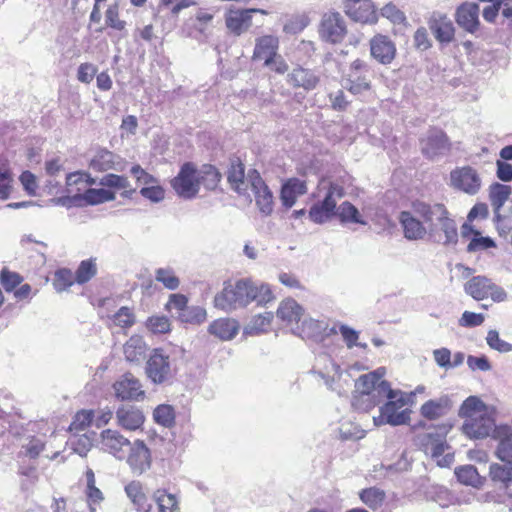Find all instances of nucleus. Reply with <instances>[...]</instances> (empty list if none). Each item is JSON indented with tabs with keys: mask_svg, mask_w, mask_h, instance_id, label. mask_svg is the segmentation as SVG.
Here are the masks:
<instances>
[{
	"mask_svg": "<svg viewBox=\"0 0 512 512\" xmlns=\"http://www.w3.org/2000/svg\"><path fill=\"white\" fill-rule=\"evenodd\" d=\"M319 33L321 37L331 43H339L346 34V26L339 13H327L323 16Z\"/></svg>",
	"mask_w": 512,
	"mask_h": 512,
	"instance_id": "obj_19",
	"label": "nucleus"
},
{
	"mask_svg": "<svg viewBox=\"0 0 512 512\" xmlns=\"http://www.w3.org/2000/svg\"><path fill=\"white\" fill-rule=\"evenodd\" d=\"M455 475L458 481L465 485L478 486L482 483L481 477L473 465H464L456 468Z\"/></svg>",
	"mask_w": 512,
	"mask_h": 512,
	"instance_id": "obj_54",
	"label": "nucleus"
},
{
	"mask_svg": "<svg viewBox=\"0 0 512 512\" xmlns=\"http://www.w3.org/2000/svg\"><path fill=\"white\" fill-rule=\"evenodd\" d=\"M130 444L131 441L118 430L108 428L100 433V449L118 460H124Z\"/></svg>",
	"mask_w": 512,
	"mask_h": 512,
	"instance_id": "obj_15",
	"label": "nucleus"
},
{
	"mask_svg": "<svg viewBox=\"0 0 512 512\" xmlns=\"http://www.w3.org/2000/svg\"><path fill=\"white\" fill-rule=\"evenodd\" d=\"M273 318L272 312L255 315L249 324L250 333L260 334L269 331Z\"/></svg>",
	"mask_w": 512,
	"mask_h": 512,
	"instance_id": "obj_59",
	"label": "nucleus"
},
{
	"mask_svg": "<svg viewBox=\"0 0 512 512\" xmlns=\"http://www.w3.org/2000/svg\"><path fill=\"white\" fill-rule=\"evenodd\" d=\"M115 397L122 401H142L146 396L141 381L131 372L124 373L113 384Z\"/></svg>",
	"mask_w": 512,
	"mask_h": 512,
	"instance_id": "obj_13",
	"label": "nucleus"
},
{
	"mask_svg": "<svg viewBox=\"0 0 512 512\" xmlns=\"http://www.w3.org/2000/svg\"><path fill=\"white\" fill-rule=\"evenodd\" d=\"M372 76L370 65L362 59H355L344 77V88L354 95L369 91Z\"/></svg>",
	"mask_w": 512,
	"mask_h": 512,
	"instance_id": "obj_6",
	"label": "nucleus"
},
{
	"mask_svg": "<svg viewBox=\"0 0 512 512\" xmlns=\"http://www.w3.org/2000/svg\"><path fill=\"white\" fill-rule=\"evenodd\" d=\"M125 452V460L132 473L141 475L148 471L152 465L151 450L141 439H136Z\"/></svg>",
	"mask_w": 512,
	"mask_h": 512,
	"instance_id": "obj_10",
	"label": "nucleus"
},
{
	"mask_svg": "<svg viewBox=\"0 0 512 512\" xmlns=\"http://www.w3.org/2000/svg\"><path fill=\"white\" fill-rule=\"evenodd\" d=\"M154 421L164 427L170 428L175 424V411L171 405H158L153 412Z\"/></svg>",
	"mask_w": 512,
	"mask_h": 512,
	"instance_id": "obj_56",
	"label": "nucleus"
},
{
	"mask_svg": "<svg viewBox=\"0 0 512 512\" xmlns=\"http://www.w3.org/2000/svg\"><path fill=\"white\" fill-rule=\"evenodd\" d=\"M414 394H406L399 390H393L391 387L387 392L385 398L388 401L380 408V415L378 418H374L375 425H381L384 423L397 426L407 424L410 420L411 410L408 408L404 409Z\"/></svg>",
	"mask_w": 512,
	"mask_h": 512,
	"instance_id": "obj_4",
	"label": "nucleus"
},
{
	"mask_svg": "<svg viewBox=\"0 0 512 512\" xmlns=\"http://www.w3.org/2000/svg\"><path fill=\"white\" fill-rule=\"evenodd\" d=\"M45 435H31L26 438L19 452V457L36 460L46 448Z\"/></svg>",
	"mask_w": 512,
	"mask_h": 512,
	"instance_id": "obj_40",
	"label": "nucleus"
},
{
	"mask_svg": "<svg viewBox=\"0 0 512 512\" xmlns=\"http://www.w3.org/2000/svg\"><path fill=\"white\" fill-rule=\"evenodd\" d=\"M94 418L93 410L82 409L74 415L68 430L71 433L77 434L86 430L92 423Z\"/></svg>",
	"mask_w": 512,
	"mask_h": 512,
	"instance_id": "obj_50",
	"label": "nucleus"
},
{
	"mask_svg": "<svg viewBox=\"0 0 512 512\" xmlns=\"http://www.w3.org/2000/svg\"><path fill=\"white\" fill-rule=\"evenodd\" d=\"M336 201H330L329 197L314 203L309 209V218L312 222L323 224L336 215Z\"/></svg>",
	"mask_w": 512,
	"mask_h": 512,
	"instance_id": "obj_32",
	"label": "nucleus"
},
{
	"mask_svg": "<svg viewBox=\"0 0 512 512\" xmlns=\"http://www.w3.org/2000/svg\"><path fill=\"white\" fill-rule=\"evenodd\" d=\"M106 25L112 29L122 31L125 28V21L120 19L119 5L117 3L110 5L105 12Z\"/></svg>",
	"mask_w": 512,
	"mask_h": 512,
	"instance_id": "obj_63",
	"label": "nucleus"
},
{
	"mask_svg": "<svg viewBox=\"0 0 512 512\" xmlns=\"http://www.w3.org/2000/svg\"><path fill=\"white\" fill-rule=\"evenodd\" d=\"M210 334L227 341L233 339L239 332V324L235 319L220 318L214 320L208 328Z\"/></svg>",
	"mask_w": 512,
	"mask_h": 512,
	"instance_id": "obj_33",
	"label": "nucleus"
},
{
	"mask_svg": "<svg viewBox=\"0 0 512 512\" xmlns=\"http://www.w3.org/2000/svg\"><path fill=\"white\" fill-rule=\"evenodd\" d=\"M456 23L469 33H474L479 27V5L464 2L456 10Z\"/></svg>",
	"mask_w": 512,
	"mask_h": 512,
	"instance_id": "obj_23",
	"label": "nucleus"
},
{
	"mask_svg": "<svg viewBox=\"0 0 512 512\" xmlns=\"http://www.w3.org/2000/svg\"><path fill=\"white\" fill-rule=\"evenodd\" d=\"M336 215L342 223L365 224L357 207L349 201H344L336 207Z\"/></svg>",
	"mask_w": 512,
	"mask_h": 512,
	"instance_id": "obj_44",
	"label": "nucleus"
},
{
	"mask_svg": "<svg viewBox=\"0 0 512 512\" xmlns=\"http://www.w3.org/2000/svg\"><path fill=\"white\" fill-rule=\"evenodd\" d=\"M419 446L426 454H430L432 458L437 460L439 466L448 467L454 461V455L447 453L443 456L448 448L446 441L439 435L433 433H425L419 437Z\"/></svg>",
	"mask_w": 512,
	"mask_h": 512,
	"instance_id": "obj_11",
	"label": "nucleus"
},
{
	"mask_svg": "<svg viewBox=\"0 0 512 512\" xmlns=\"http://www.w3.org/2000/svg\"><path fill=\"white\" fill-rule=\"evenodd\" d=\"M287 82L294 89L314 90L320 83V77L311 69L297 66L287 75Z\"/></svg>",
	"mask_w": 512,
	"mask_h": 512,
	"instance_id": "obj_21",
	"label": "nucleus"
},
{
	"mask_svg": "<svg viewBox=\"0 0 512 512\" xmlns=\"http://www.w3.org/2000/svg\"><path fill=\"white\" fill-rule=\"evenodd\" d=\"M461 235L464 239H468L467 251L469 253L479 252L496 247L495 241L488 237L483 236L473 224L464 223L461 226Z\"/></svg>",
	"mask_w": 512,
	"mask_h": 512,
	"instance_id": "obj_22",
	"label": "nucleus"
},
{
	"mask_svg": "<svg viewBox=\"0 0 512 512\" xmlns=\"http://www.w3.org/2000/svg\"><path fill=\"white\" fill-rule=\"evenodd\" d=\"M85 478L86 487L84 494L89 512H97V508L100 507L105 500L104 493L96 486L95 474L91 468L85 471Z\"/></svg>",
	"mask_w": 512,
	"mask_h": 512,
	"instance_id": "obj_30",
	"label": "nucleus"
},
{
	"mask_svg": "<svg viewBox=\"0 0 512 512\" xmlns=\"http://www.w3.org/2000/svg\"><path fill=\"white\" fill-rule=\"evenodd\" d=\"M386 370L380 367L372 372L361 375L355 382V390L360 393H369L378 399H385L390 383L384 380Z\"/></svg>",
	"mask_w": 512,
	"mask_h": 512,
	"instance_id": "obj_9",
	"label": "nucleus"
},
{
	"mask_svg": "<svg viewBox=\"0 0 512 512\" xmlns=\"http://www.w3.org/2000/svg\"><path fill=\"white\" fill-rule=\"evenodd\" d=\"M370 54L382 65L391 64L397 54L395 43L383 34H376L370 39Z\"/></svg>",
	"mask_w": 512,
	"mask_h": 512,
	"instance_id": "obj_17",
	"label": "nucleus"
},
{
	"mask_svg": "<svg viewBox=\"0 0 512 512\" xmlns=\"http://www.w3.org/2000/svg\"><path fill=\"white\" fill-rule=\"evenodd\" d=\"M279 41L272 35H264L256 40L253 58L263 60L265 66H271L277 55Z\"/></svg>",
	"mask_w": 512,
	"mask_h": 512,
	"instance_id": "obj_25",
	"label": "nucleus"
},
{
	"mask_svg": "<svg viewBox=\"0 0 512 512\" xmlns=\"http://www.w3.org/2000/svg\"><path fill=\"white\" fill-rule=\"evenodd\" d=\"M459 416L464 419L463 433L471 439L486 438L495 426L487 405L476 396L464 400L459 409Z\"/></svg>",
	"mask_w": 512,
	"mask_h": 512,
	"instance_id": "obj_3",
	"label": "nucleus"
},
{
	"mask_svg": "<svg viewBox=\"0 0 512 512\" xmlns=\"http://www.w3.org/2000/svg\"><path fill=\"white\" fill-rule=\"evenodd\" d=\"M465 292L476 301L492 299L503 302L507 298L505 290L486 276H473L464 285Z\"/></svg>",
	"mask_w": 512,
	"mask_h": 512,
	"instance_id": "obj_5",
	"label": "nucleus"
},
{
	"mask_svg": "<svg viewBox=\"0 0 512 512\" xmlns=\"http://www.w3.org/2000/svg\"><path fill=\"white\" fill-rule=\"evenodd\" d=\"M146 328L153 334H167L171 331V322L164 315H153L147 318Z\"/></svg>",
	"mask_w": 512,
	"mask_h": 512,
	"instance_id": "obj_58",
	"label": "nucleus"
},
{
	"mask_svg": "<svg viewBox=\"0 0 512 512\" xmlns=\"http://www.w3.org/2000/svg\"><path fill=\"white\" fill-rule=\"evenodd\" d=\"M450 180L455 189L469 195L477 194L482 186L479 173L471 166L458 167L452 170Z\"/></svg>",
	"mask_w": 512,
	"mask_h": 512,
	"instance_id": "obj_12",
	"label": "nucleus"
},
{
	"mask_svg": "<svg viewBox=\"0 0 512 512\" xmlns=\"http://www.w3.org/2000/svg\"><path fill=\"white\" fill-rule=\"evenodd\" d=\"M206 310L202 307H187L183 313L179 314L180 319L186 323L200 324L206 320Z\"/></svg>",
	"mask_w": 512,
	"mask_h": 512,
	"instance_id": "obj_64",
	"label": "nucleus"
},
{
	"mask_svg": "<svg viewBox=\"0 0 512 512\" xmlns=\"http://www.w3.org/2000/svg\"><path fill=\"white\" fill-rule=\"evenodd\" d=\"M197 5L195 0H159L155 19L161 18V13L177 20L182 10Z\"/></svg>",
	"mask_w": 512,
	"mask_h": 512,
	"instance_id": "obj_35",
	"label": "nucleus"
},
{
	"mask_svg": "<svg viewBox=\"0 0 512 512\" xmlns=\"http://www.w3.org/2000/svg\"><path fill=\"white\" fill-rule=\"evenodd\" d=\"M147 345L139 335H132L123 346L125 359L129 362L139 363L146 354Z\"/></svg>",
	"mask_w": 512,
	"mask_h": 512,
	"instance_id": "obj_37",
	"label": "nucleus"
},
{
	"mask_svg": "<svg viewBox=\"0 0 512 512\" xmlns=\"http://www.w3.org/2000/svg\"><path fill=\"white\" fill-rule=\"evenodd\" d=\"M308 191L306 180H302L296 177L289 178L285 181L281 188V201L282 204L291 208L297 198L306 194Z\"/></svg>",
	"mask_w": 512,
	"mask_h": 512,
	"instance_id": "obj_29",
	"label": "nucleus"
},
{
	"mask_svg": "<svg viewBox=\"0 0 512 512\" xmlns=\"http://www.w3.org/2000/svg\"><path fill=\"white\" fill-rule=\"evenodd\" d=\"M344 11L356 22L368 23L376 20L375 7L371 0H345Z\"/></svg>",
	"mask_w": 512,
	"mask_h": 512,
	"instance_id": "obj_20",
	"label": "nucleus"
},
{
	"mask_svg": "<svg viewBox=\"0 0 512 512\" xmlns=\"http://www.w3.org/2000/svg\"><path fill=\"white\" fill-rule=\"evenodd\" d=\"M221 173L219 170L210 164L203 165L198 172L199 186L202 185L208 190H214L221 181Z\"/></svg>",
	"mask_w": 512,
	"mask_h": 512,
	"instance_id": "obj_43",
	"label": "nucleus"
},
{
	"mask_svg": "<svg viewBox=\"0 0 512 512\" xmlns=\"http://www.w3.org/2000/svg\"><path fill=\"white\" fill-rule=\"evenodd\" d=\"M248 181L255 196L256 205L264 215H270L273 211V195L259 172L256 170L248 174Z\"/></svg>",
	"mask_w": 512,
	"mask_h": 512,
	"instance_id": "obj_16",
	"label": "nucleus"
},
{
	"mask_svg": "<svg viewBox=\"0 0 512 512\" xmlns=\"http://www.w3.org/2000/svg\"><path fill=\"white\" fill-rule=\"evenodd\" d=\"M452 408V403L447 396L438 399H430L420 407V414L429 421L438 420L446 416Z\"/></svg>",
	"mask_w": 512,
	"mask_h": 512,
	"instance_id": "obj_27",
	"label": "nucleus"
},
{
	"mask_svg": "<svg viewBox=\"0 0 512 512\" xmlns=\"http://www.w3.org/2000/svg\"><path fill=\"white\" fill-rule=\"evenodd\" d=\"M117 425L125 431H137L143 428L145 415L134 405H121L115 412Z\"/></svg>",
	"mask_w": 512,
	"mask_h": 512,
	"instance_id": "obj_18",
	"label": "nucleus"
},
{
	"mask_svg": "<svg viewBox=\"0 0 512 512\" xmlns=\"http://www.w3.org/2000/svg\"><path fill=\"white\" fill-rule=\"evenodd\" d=\"M23 282V277L7 267L0 271V283L6 292H13Z\"/></svg>",
	"mask_w": 512,
	"mask_h": 512,
	"instance_id": "obj_61",
	"label": "nucleus"
},
{
	"mask_svg": "<svg viewBox=\"0 0 512 512\" xmlns=\"http://www.w3.org/2000/svg\"><path fill=\"white\" fill-rule=\"evenodd\" d=\"M297 329V333L301 338L318 340L321 339L323 325L321 321L309 318L304 319Z\"/></svg>",
	"mask_w": 512,
	"mask_h": 512,
	"instance_id": "obj_48",
	"label": "nucleus"
},
{
	"mask_svg": "<svg viewBox=\"0 0 512 512\" xmlns=\"http://www.w3.org/2000/svg\"><path fill=\"white\" fill-rule=\"evenodd\" d=\"M319 187L326 190L325 197H329L330 201H336L345 196L344 181L342 179H330L323 177L319 182Z\"/></svg>",
	"mask_w": 512,
	"mask_h": 512,
	"instance_id": "obj_47",
	"label": "nucleus"
},
{
	"mask_svg": "<svg viewBox=\"0 0 512 512\" xmlns=\"http://www.w3.org/2000/svg\"><path fill=\"white\" fill-rule=\"evenodd\" d=\"M489 200L493 207V210L497 215L504 204L508 201L509 197L512 194V188L509 185L501 184L499 182H494L489 186Z\"/></svg>",
	"mask_w": 512,
	"mask_h": 512,
	"instance_id": "obj_41",
	"label": "nucleus"
},
{
	"mask_svg": "<svg viewBox=\"0 0 512 512\" xmlns=\"http://www.w3.org/2000/svg\"><path fill=\"white\" fill-rule=\"evenodd\" d=\"M155 279L169 290H176L180 285L179 278L170 268H159L155 272Z\"/></svg>",
	"mask_w": 512,
	"mask_h": 512,
	"instance_id": "obj_62",
	"label": "nucleus"
},
{
	"mask_svg": "<svg viewBox=\"0 0 512 512\" xmlns=\"http://www.w3.org/2000/svg\"><path fill=\"white\" fill-rule=\"evenodd\" d=\"M152 498L157 512H182L179 497L176 494L170 493L167 489H156L153 492Z\"/></svg>",
	"mask_w": 512,
	"mask_h": 512,
	"instance_id": "obj_31",
	"label": "nucleus"
},
{
	"mask_svg": "<svg viewBox=\"0 0 512 512\" xmlns=\"http://www.w3.org/2000/svg\"><path fill=\"white\" fill-rule=\"evenodd\" d=\"M451 147L448 136L444 131L431 128L427 137L423 140V153L429 157L440 154Z\"/></svg>",
	"mask_w": 512,
	"mask_h": 512,
	"instance_id": "obj_26",
	"label": "nucleus"
},
{
	"mask_svg": "<svg viewBox=\"0 0 512 512\" xmlns=\"http://www.w3.org/2000/svg\"><path fill=\"white\" fill-rule=\"evenodd\" d=\"M303 313V308L292 298L281 301L276 311L277 317L287 324L298 323Z\"/></svg>",
	"mask_w": 512,
	"mask_h": 512,
	"instance_id": "obj_36",
	"label": "nucleus"
},
{
	"mask_svg": "<svg viewBox=\"0 0 512 512\" xmlns=\"http://www.w3.org/2000/svg\"><path fill=\"white\" fill-rule=\"evenodd\" d=\"M85 200L90 204H100L115 199V192L105 188H89L84 194Z\"/></svg>",
	"mask_w": 512,
	"mask_h": 512,
	"instance_id": "obj_60",
	"label": "nucleus"
},
{
	"mask_svg": "<svg viewBox=\"0 0 512 512\" xmlns=\"http://www.w3.org/2000/svg\"><path fill=\"white\" fill-rule=\"evenodd\" d=\"M171 187L182 198L192 199L199 192L198 171L194 163L185 162L177 176L170 181Z\"/></svg>",
	"mask_w": 512,
	"mask_h": 512,
	"instance_id": "obj_8",
	"label": "nucleus"
},
{
	"mask_svg": "<svg viewBox=\"0 0 512 512\" xmlns=\"http://www.w3.org/2000/svg\"><path fill=\"white\" fill-rule=\"evenodd\" d=\"M504 438H502L496 449V456L503 462L512 464V431L509 427L502 429Z\"/></svg>",
	"mask_w": 512,
	"mask_h": 512,
	"instance_id": "obj_52",
	"label": "nucleus"
},
{
	"mask_svg": "<svg viewBox=\"0 0 512 512\" xmlns=\"http://www.w3.org/2000/svg\"><path fill=\"white\" fill-rule=\"evenodd\" d=\"M97 274V265L94 259H87L80 262L74 276L76 283L83 285L89 282Z\"/></svg>",
	"mask_w": 512,
	"mask_h": 512,
	"instance_id": "obj_51",
	"label": "nucleus"
},
{
	"mask_svg": "<svg viewBox=\"0 0 512 512\" xmlns=\"http://www.w3.org/2000/svg\"><path fill=\"white\" fill-rule=\"evenodd\" d=\"M100 184L116 190H124L125 193H132L134 189L131 188V184L126 176L117 174H106L101 180Z\"/></svg>",
	"mask_w": 512,
	"mask_h": 512,
	"instance_id": "obj_57",
	"label": "nucleus"
},
{
	"mask_svg": "<svg viewBox=\"0 0 512 512\" xmlns=\"http://www.w3.org/2000/svg\"><path fill=\"white\" fill-rule=\"evenodd\" d=\"M214 19V13L209 12L206 9H199L195 14V24L189 28L187 35L192 37L195 35V32L200 34H204L210 23Z\"/></svg>",
	"mask_w": 512,
	"mask_h": 512,
	"instance_id": "obj_55",
	"label": "nucleus"
},
{
	"mask_svg": "<svg viewBox=\"0 0 512 512\" xmlns=\"http://www.w3.org/2000/svg\"><path fill=\"white\" fill-rule=\"evenodd\" d=\"M145 373L154 384H164L173 378L174 370L170 357L163 348L152 350L146 362Z\"/></svg>",
	"mask_w": 512,
	"mask_h": 512,
	"instance_id": "obj_7",
	"label": "nucleus"
},
{
	"mask_svg": "<svg viewBox=\"0 0 512 512\" xmlns=\"http://www.w3.org/2000/svg\"><path fill=\"white\" fill-rule=\"evenodd\" d=\"M76 283V279L72 270L68 268H59L54 272L53 287L57 292L68 290Z\"/></svg>",
	"mask_w": 512,
	"mask_h": 512,
	"instance_id": "obj_49",
	"label": "nucleus"
},
{
	"mask_svg": "<svg viewBox=\"0 0 512 512\" xmlns=\"http://www.w3.org/2000/svg\"><path fill=\"white\" fill-rule=\"evenodd\" d=\"M359 498L369 509L375 511L385 503L386 493L380 488L369 487L359 492Z\"/></svg>",
	"mask_w": 512,
	"mask_h": 512,
	"instance_id": "obj_42",
	"label": "nucleus"
},
{
	"mask_svg": "<svg viewBox=\"0 0 512 512\" xmlns=\"http://www.w3.org/2000/svg\"><path fill=\"white\" fill-rule=\"evenodd\" d=\"M274 299L269 284L254 281L252 278H242L226 282L222 291L215 296L214 303L224 311H231L237 307H246L252 302L265 306Z\"/></svg>",
	"mask_w": 512,
	"mask_h": 512,
	"instance_id": "obj_1",
	"label": "nucleus"
},
{
	"mask_svg": "<svg viewBox=\"0 0 512 512\" xmlns=\"http://www.w3.org/2000/svg\"><path fill=\"white\" fill-rule=\"evenodd\" d=\"M227 179L231 187L239 194L244 193L245 188V166L239 157L230 159V166L227 172Z\"/></svg>",
	"mask_w": 512,
	"mask_h": 512,
	"instance_id": "obj_38",
	"label": "nucleus"
},
{
	"mask_svg": "<svg viewBox=\"0 0 512 512\" xmlns=\"http://www.w3.org/2000/svg\"><path fill=\"white\" fill-rule=\"evenodd\" d=\"M411 209L428 225L429 234L437 238L438 242L444 245L457 243V226L444 204H430L416 199L411 202Z\"/></svg>",
	"mask_w": 512,
	"mask_h": 512,
	"instance_id": "obj_2",
	"label": "nucleus"
},
{
	"mask_svg": "<svg viewBox=\"0 0 512 512\" xmlns=\"http://www.w3.org/2000/svg\"><path fill=\"white\" fill-rule=\"evenodd\" d=\"M256 13L266 14L267 12L258 8H230L225 13L226 28L234 36H240L252 26L253 15Z\"/></svg>",
	"mask_w": 512,
	"mask_h": 512,
	"instance_id": "obj_14",
	"label": "nucleus"
},
{
	"mask_svg": "<svg viewBox=\"0 0 512 512\" xmlns=\"http://www.w3.org/2000/svg\"><path fill=\"white\" fill-rule=\"evenodd\" d=\"M489 477L493 482L508 488L512 484V467L492 463L489 467Z\"/></svg>",
	"mask_w": 512,
	"mask_h": 512,
	"instance_id": "obj_46",
	"label": "nucleus"
},
{
	"mask_svg": "<svg viewBox=\"0 0 512 512\" xmlns=\"http://www.w3.org/2000/svg\"><path fill=\"white\" fill-rule=\"evenodd\" d=\"M383 400L370 395L369 393H360L354 390L352 396V407L358 412H368L378 406Z\"/></svg>",
	"mask_w": 512,
	"mask_h": 512,
	"instance_id": "obj_45",
	"label": "nucleus"
},
{
	"mask_svg": "<svg viewBox=\"0 0 512 512\" xmlns=\"http://www.w3.org/2000/svg\"><path fill=\"white\" fill-rule=\"evenodd\" d=\"M429 28L437 41L449 43L454 39L455 29L447 16H440L430 21Z\"/></svg>",
	"mask_w": 512,
	"mask_h": 512,
	"instance_id": "obj_34",
	"label": "nucleus"
},
{
	"mask_svg": "<svg viewBox=\"0 0 512 512\" xmlns=\"http://www.w3.org/2000/svg\"><path fill=\"white\" fill-rule=\"evenodd\" d=\"M111 320L114 326L129 329L135 324L136 317L132 308L123 306L111 316Z\"/></svg>",
	"mask_w": 512,
	"mask_h": 512,
	"instance_id": "obj_53",
	"label": "nucleus"
},
{
	"mask_svg": "<svg viewBox=\"0 0 512 512\" xmlns=\"http://www.w3.org/2000/svg\"><path fill=\"white\" fill-rule=\"evenodd\" d=\"M124 491L137 512L151 511L152 505L140 481H130L125 485Z\"/></svg>",
	"mask_w": 512,
	"mask_h": 512,
	"instance_id": "obj_28",
	"label": "nucleus"
},
{
	"mask_svg": "<svg viewBox=\"0 0 512 512\" xmlns=\"http://www.w3.org/2000/svg\"><path fill=\"white\" fill-rule=\"evenodd\" d=\"M398 219L406 239L421 240L427 235L428 230L424 222L415 217L413 210L401 211Z\"/></svg>",
	"mask_w": 512,
	"mask_h": 512,
	"instance_id": "obj_24",
	"label": "nucleus"
},
{
	"mask_svg": "<svg viewBox=\"0 0 512 512\" xmlns=\"http://www.w3.org/2000/svg\"><path fill=\"white\" fill-rule=\"evenodd\" d=\"M116 165V155L106 148H99L95 151L89 162V168L95 172H106L112 170Z\"/></svg>",
	"mask_w": 512,
	"mask_h": 512,
	"instance_id": "obj_39",
	"label": "nucleus"
}]
</instances>
